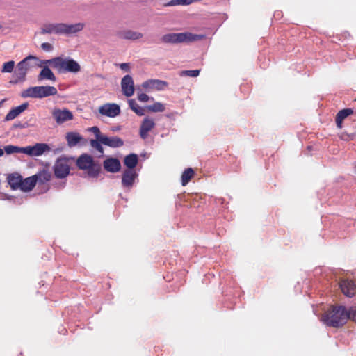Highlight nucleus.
Returning a JSON list of instances; mask_svg holds the SVG:
<instances>
[{"mask_svg": "<svg viewBox=\"0 0 356 356\" xmlns=\"http://www.w3.org/2000/svg\"><path fill=\"white\" fill-rule=\"evenodd\" d=\"M321 321L327 326L334 328L341 327L348 321L346 308L342 305H332L323 314Z\"/></svg>", "mask_w": 356, "mask_h": 356, "instance_id": "obj_1", "label": "nucleus"}, {"mask_svg": "<svg viewBox=\"0 0 356 356\" xmlns=\"http://www.w3.org/2000/svg\"><path fill=\"white\" fill-rule=\"evenodd\" d=\"M45 63L49 64L52 67L57 70L60 73L73 72L76 73L81 70L80 65L72 58H63L56 57L45 61Z\"/></svg>", "mask_w": 356, "mask_h": 356, "instance_id": "obj_2", "label": "nucleus"}, {"mask_svg": "<svg viewBox=\"0 0 356 356\" xmlns=\"http://www.w3.org/2000/svg\"><path fill=\"white\" fill-rule=\"evenodd\" d=\"M205 38L204 35L193 34L190 32L168 33L161 38V41L165 44H177L192 42Z\"/></svg>", "mask_w": 356, "mask_h": 356, "instance_id": "obj_3", "label": "nucleus"}, {"mask_svg": "<svg viewBox=\"0 0 356 356\" xmlns=\"http://www.w3.org/2000/svg\"><path fill=\"white\" fill-rule=\"evenodd\" d=\"M76 165L79 169L86 170L90 177H97L101 170L100 164L87 154L80 155L76 159Z\"/></svg>", "mask_w": 356, "mask_h": 356, "instance_id": "obj_4", "label": "nucleus"}, {"mask_svg": "<svg viewBox=\"0 0 356 356\" xmlns=\"http://www.w3.org/2000/svg\"><path fill=\"white\" fill-rule=\"evenodd\" d=\"M57 92V89L54 86H33L23 90L21 95L24 98L31 97L41 99L55 95Z\"/></svg>", "mask_w": 356, "mask_h": 356, "instance_id": "obj_5", "label": "nucleus"}, {"mask_svg": "<svg viewBox=\"0 0 356 356\" xmlns=\"http://www.w3.org/2000/svg\"><path fill=\"white\" fill-rule=\"evenodd\" d=\"M70 161L65 157L57 159L54 165V175L57 178L63 179L70 174Z\"/></svg>", "mask_w": 356, "mask_h": 356, "instance_id": "obj_6", "label": "nucleus"}, {"mask_svg": "<svg viewBox=\"0 0 356 356\" xmlns=\"http://www.w3.org/2000/svg\"><path fill=\"white\" fill-rule=\"evenodd\" d=\"M339 286L343 294L347 297H353L356 293V284L353 280L341 278L339 281Z\"/></svg>", "mask_w": 356, "mask_h": 356, "instance_id": "obj_7", "label": "nucleus"}, {"mask_svg": "<svg viewBox=\"0 0 356 356\" xmlns=\"http://www.w3.org/2000/svg\"><path fill=\"white\" fill-rule=\"evenodd\" d=\"M50 150V147L46 143H36L33 146L24 147V154H28L31 156H39L43 154L45 152Z\"/></svg>", "mask_w": 356, "mask_h": 356, "instance_id": "obj_8", "label": "nucleus"}, {"mask_svg": "<svg viewBox=\"0 0 356 356\" xmlns=\"http://www.w3.org/2000/svg\"><path fill=\"white\" fill-rule=\"evenodd\" d=\"M99 113L104 116L115 118L120 113V106L114 103H106L99 107Z\"/></svg>", "mask_w": 356, "mask_h": 356, "instance_id": "obj_9", "label": "nucleus"}, {"mask_svg": "<svg viewBox=\"0 0 356 356\" xmlns=\"http://www.w3.org/2000/svg\"><path fill=\"white\" fill-rule=\"evenodd\" d=\"M25 61H20L17 63L14 74H13L12 79L10 83L12 84H17L25 81L27 72L24 67Z\"/></svg>", "mask_w": 356, "mask_h": 356, "instance_id": "obj_10", "label": "nucleus"}, {"mask_svg": "<svg viewBox=\"0 0 356 356\" xmlns=\"http://www.w3.org/2000/svg\"><path fill=\"white\" fill-rule=\"evenodd\" d=\"M51 114L56 123L58 124H61L73 119L72 113L67 108L63 110L55 108L52 111Z\"/></svg>", "mask_w": 356, "mask_h": 356, "instance_id": "obj_11", "label": "nucleus"}, {"mask_svg": "<svg viewBox=\"0 0 356 356\" xmlns=\"http://www.w3.org/2000/svg\"><path fill=\"white\" fill-rule=\"evenodd\" d=\"M85 27V24L79 22L73 24L61 23V35H70L81 32Z\"/></svg>", "mask_w": 356, "mask_h": 356, "instance_id": "obj_12", "label": "nucleus"}, {"mask_svg": "<svg viewBox=\"0 0 356 356\" xmlns=\"http://www.w3.org/2000/svg\"><path fill=\"white\" fill-rule=\"evenodd\" d=\"M121 88L122 93L127 97L132 96L134 93V83L130 75L124 76L121 81Z\"/></svg>", "mask_w": 356, "mask_h": 356, "instance_id": "obj_13", "label": "nucleus"}, {"mask_svg": "<svg viewBox=\"0 0 356 356\" xmlns=\"http://www.w3.org/2000/svg\"><path fill=\"white\" fill-rule=\"evenodd\" d=\"M155 127V122L152 119L149 117H146L142 121L140 127V136L143 139H146L148 136V133L154 129Z\"/></svg>", "mask_w": 356, "mask_h": 356, "instance_id": "obj_14", "label": "nucleus"}, {"mask_svg": "<svg viewBox=\"0 0 356 356\" xmlns=\"http://www.w3.org/2000/svg\"><path fill=\"white\" fill-rule=\"evenodd\" d=\"M137 175L135 170H125L122 177V186L125 188H131Z\"/></svg>", "mask_w": 356, "mask_h": 356, "instance_id": "obj_15", "label": "nucleus"}, {"mask_svg": "<svg viewBox=\"0 0 356 356\" xmlns=\"http://www.w3.org/2000/svg\"><path fill=\"white\" fill-rule=\"evenodd\" d=\"M40 33L61 35V23L44 24L41 27Z\"/></svg>", "mask_w": 356, "mask_h": 356, "instance_id": "obj_16", "label": "nucleus"}, {"mask_svg": "<svg viewBox=\"0 0 356 356\" xmlns=\"http://www.w3.org/2000/svg\"><path fill=\"white\" fill-rule=\"evenodd\" d=\"M100 141L103 145L113 148L120 147L124 145V141L118 136L107 137L106 136H104L103 138H101Z\"/></svg>", "mask_w": 356, "mask_h": 356, "instance_id": "obj_17", "label": "nucleus"}, {"mask_svg": "<svg viewBox=\"0 0 356 356\" xmlns=\"http://www.w3.org/2000/svg\"><path fill=\"white\" fill-rule=\"evenodd\" d=\"M104 169L110 172H117L120 170L121 165L118 159L109 158L104 161Z\"/></svg>", "mask_w": 356, "mask_h": 356, "instance_id": "obj_18", "label": "nucleus"}, {"mask_svg": "<svg viewBox=\"0 0 356 356\" xmlns=\"http://www.w3.org/2000/svg\"><path fill=\"white\" fill-rule=\"evenodd\" d=\"M28 103H24L18 106L13 108L6 115L5 121H10L17 118L28 108Z\"/></svg>", "mask_w": 356, "mask_h": 356, "instance_id": "obj_19", "label": "nucleus"}, {"mask_svg": "<svg viewBox=\"0 0 356 356\" xmlns=\"http://www.w3.org/2000/svg\"><path fill=\"white\" fill-rule=\"evenodd\" d=\"M353 112H354L353 109L350 108H344V109L339 111L337 113L336 118H335V122H336L337 127L339 129H341L343 127L342 124H343V120L346 118H348L349 115H352L353 113Z\"/></svg>", "mask_w": 356, "mask_h": 356, "instance_id": "obj_20", "label": "nucleus"}, {"mask_svg": "<svg viewBox=\"0 0 356 356\" xmlns=\"http://www.w3.org/2000/svg\"><path fill=\"white\" fill-rule=\"evenodd\" d=\"M36 178L33 175L22 179L19 188L23 191H31L36 184Z\"/></svg>", "mask_w": 356, "mask_h": 356, "instance_id": "obj_21", "label": "nucleus"}, {"mask_svg": "<svg viewBox=\"0 0 356 356\" xmlns=\"http://www.w3.org/2000/svg\"><path fill=\"white\" fill-rule=\"evenodd\" d=\"M36 178V182L44 184L51 179V172L47 169H43L33 175Z\"/></svg>", "mask_w": 356, "mask_h": 356, "instance_id": "obj_22", "label": "nucleus"}, {"mask_svg": "<svg viewBox=\"0 0 356 356\" xmlns=\"http://www.w3.org/2000/svg\"><path fill=\"white\" fill-rule=\"evenodd\" d=\"M120 37L124 40H136L142 38L143 35L140 32L127 30L120 33Z\"/></svg>", "mask_w": 356, "mask_h": 356, "instance_id": "obj_23", "label": "nucleus"}, {"mask_svg": "<svg viewBox=\"0 0 356 356\" xmlns=\"http://www.w3.org/2000/svg\"><path fill=\"white\" fill-rule=\"evenodd\" d=\"M8 184L13 189H17L20 187L22 177L17 173L10 174L8 177Z\"/></svg>", "mask_w": 356, "mask_h": 356, "instance_id": "obj_24", "label": "nucleus"}, {"mask_svg": "<svg viewBox=\"0 0 356 356\" xmlns=\"http://www.w3.org/2000/svg\"><path fill=\"white\" fill-rule=\"evenodd\" d=\"M138 158L136 154H130L125 156L124 159V164L126 165L127 170H134V168L138 164Z\"/></svg>", "mask_w": 356, "mask_h": 356, "instance_id": "obj_25", "label": "nucleus"}, {"mask_svg": "<svg viewBox=\"0 0 356 356\" xmlns=\"http://www.w3.org/2000/svg\"><path fill=\"white\" fill-rule=\"evenodd\" d=\"M22 61H25L24 67H26V71L28 72L31 68L34 67L40 66L38 64L39 59L34 56L29 55L25 58H24Z\"/></svg>", "mask_w": 356, "mask_h": 356, "instance_id": "obj_26", "label": "nucleus"}, {"mask_svg": "<svg viewBox=\"0 0 356 356\" xmlns=\"http://www.w3.org/2000/svg\"><path fill=\"white\" fill-rule=\"evenodd\" d=\"M44 79L51 80L53 81H55V80H56L55 75L54 74L52 71L48 67H44L41 70L40 73L39 74V75L38 76V81H42V80H44Z\"/></svg>", "mask_w": 356, "mask_h": 356, "instance_id": "obj_27", "label": "nucleus"}, {"mask_svg": "<svg viewBox=\"0 0 356 356\" xmlns=\"http://www.w3.org/2000/svg\"><path fill=\"white\" fill-rule=\"evenodd\" d=\"M82 139V137L75 132H70L66 135V140L70 147H74L78 144Z\"/></svg>", "mask_w": 356, "mask_h": 356, "instance_id": "obj_28", "label": "nucleus"}, {"mask_svg": "<svg viewBox=\"0 0 356 356\" xmlns=\"http://www.w3.org/2000/svg\"><path fill=\"white\" fill-rule=\"evenodd\" d=\"M167 86V83L160 80H149L143 83V86L144 88L151 87L156 88L158 90L163 89Z\"/></svg>", "mask_w": 356, "mask_h": 356, "instance_id": "obj_29", "label": "nucleus"}, {"mask_svg": "<svg viewBox=\"0 0 356 356\" xmlns=\"http://www.w3.org/2000/svg\"><path fill=\"white\" fill-rule=\"evenodd\" d=\"M194 170L191 168L186 169L181 175V184L185 186L194 176Z\"/></svg>", "mask_w": 356, "mask_h": 356, "instance_id": "obj_30", "label": "nucleus"}, {"mask_svg": "<svg viewBox=\"0 0 356 356\" xmlns=\"http://www.w3.org/2000/svg\"><path fill=\"white\" fill-rule=\"evenodd\" d=\"M128 103L130 108L138 115L142 116L145 115V109L140 106L134 99H129Z\"/></svg>", "mask_w": 356, "mask_h": 356, "instance_id": "obj_31", "label": "nucleus"}, {"mask_svg": "<svg viewBox=\"0 0 356 356\" xmlns=\"http://www.w3.org/2000/svg\"><path fill=\"white\" fill-rule=\"evenodd\" d=\"M4 151L7 154L14 153H24V147H19L12 145H6L4 147Z\"/></svg>", "mask_w": 356, "mask_h": 356, "instance_id": "obj_32", "label": "nucleus"}, {"mask_svg": "<svg viewBox=\"0 0 356 356\" xmlns=\"http://www.w3.org/2000/svg\"><path fill=\"white\" fill-rule=\"evenodd\" d=\"M146 108L150 112H163L165 111V107L164 104L160 102H155L152 105H149L146 107Z\"/></svg>", "mask_w": 356, "mask_h": 356, "instance_id": "obj_33", "label": "nucleus"}, {"mask_svg": "<svg viewBox=\"0 0 356 356\" xmlns=\"http://www.w3.org/2000/svg\"><path fill=\"white\" fill-rule=\"evenodd\" d=\"M15 67V61L10 60L8 62L4 63L2 66V69L1 72L2 73H10L13 71Z\"/></svg>", "mask_w": 356, "mask_h": 356, "instance_id": "obj_34", "label": "nucleus"}, {"mask_svg": "<svg viewBox=\"0 0 356 356\" xmlns=\"http://www.w3.org/2000/svg\"><path fill=\"white\" fill-rule=\"evenodd\" d=\"M341 140L344 141H350L353 140L356 138L355 133L348 134L346 132H342L339 135Z\"/></svg>", "mask_w": 356, "mask_h": 356, "instance_id": "obj_35", "label": "nucleus"}, {"mask_svg": "<svg viewBox=\"0 0 356 356\" xmlns=\"http://www.w3.org/2000/svg\"><path fill=\"white\" fill-rule=\"evenodd\" d=\"M102 143H101V141L98 140L97 139L90 140V145L97 151H98L100 154L104 153V149L102 146Z\"/></svg>", "mask_w": 356, "mask_h": 356, "instance_id": "obj_36", "label": "nucleus"}, {"mask_svg": "<svg viewBox=\"0 0 356 356\" xmlns=\"http://www.w3.org/2000/svg\"><path fill=\"white\" fill-rule=\"evenodd\" d=\"M346 314L348 316V320L356 321V307H350L348 309H346Z\"/></svg>", "mask_w": 356, "mask_h": 356, "instance_id": "obj_37", "label": "nucleus"}, {"mask_svg": "<svg viewBox=\"0 0 356 356\" xmlns=\"http://www.w3.org/2000/svg\"><path fill=\"white\" fill-rule=\"evenodd\" d=\"M200 70H184L181 72V76H188L191 77H197L200 74Z\"/></svg>", "mask_w": 356, "mask_h": 356, "instance_id": "obj_38", "label": "nucleus"}, {"mask_svg": "<svg viewBox=\"0 0 356 356\" xmlns=\"http://www.w3.org/2000/svg\"><path fill=\"white\" fill-rule=\"evenodd\" d=\"M89 130L95 134L96 139L99 141L101 138H103L104 136L101 134L99 129L96 126L90 127Z\"/></svg>", "mask_w": 356, "mask_h": 356, "instance_id": "obj_39", "label": "nucleus"}, {"mask_svg": "<svg viewBox=\"0 0 356 356\" xmlns=\"http://www.w3.org/2000/svg\"><path fill=\"white\" fill-rule=\"evenodd\" d=\"M41 48L45 51H51L53 49V46L49 42H44L41 44Z\"/></svg>", "mask_w": 356, "mask_h": 356, "instance_id": "obj_40", "label": "nucleus"}, {"mask_svg": "<svg viewBox=\"0 0 356 356\" xmlns=\"http://www.w3.org/2000/svg\"><path fill=\"white\" fill-rule=\"evenodd\" d=\"M138 99L142 102H147L149 101V97L145 93H140L138 95Z\"/></svg>", "mask_w": 356, "mask_h": 356, "instance_id": "obj_41", "label": "nucleus"}, {"mask_svg": "<svg viewBox=\"0 0 356 356\" xmlns=\"http://www.w3.org/2000/svg\"><path fill=\"white\" fill-rule=\"evenodd\" d=\"M120 67L124 70V71H126V72H129L130 68H129V65L128 63H121L120 65Z\"/></svg>", "mask_w": 356, "mask_h": 356, "instance_id": "obj_42", "label": "nucleus"}, {"mask_svg": "<svg viewBox=\"0 0 356 356\" xmlns=\"http://www.w3.org/2000/svg\"><path fill=\"white\" fill-rule=\"evenodd\" d=\"M3 150L0 148V156H3Z\"/></svg>", "mask_w": 356, "mask_h": 356, "instance_id": "obj_43", "label": "nucleus"}]
</instances>
